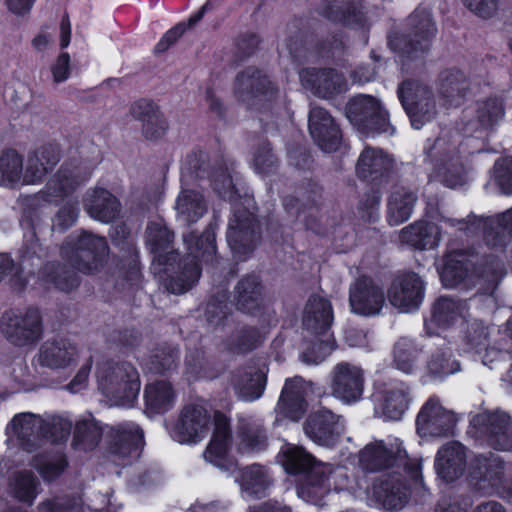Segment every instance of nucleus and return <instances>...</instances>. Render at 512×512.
Masks as SVG:
<instances>
[{
  "mask_svg": "<svg viewBox=\"0 0 512 512\" xmlns=\"http://www.w3.org/2000/svg\"><path fill=\"white\" fill-rule=\"evenodd\" d=\"M428 371L435 377H444L460 370L457 360L451 359L450 349L438 350L431 355L427 364Z\"/></svg>",
  "mask_w": 512,
  "mask_h": 512,
  "instance_id": "60",
  "label": "nucleus"
},
{
  "mask_svg": "<svg viewBox=\"0 0 512 512\" xmlns=\"http://www.w3.org/2000/svg\"><path fill=\"white\" fill-rule=\"evenodd\" d=\"M456 421L453 412L444 409L437 400L431 398L417 416V431L422 436H447L453 433Z\"/></svg>",
  "mask_w": 512,
  "mask_h": 512,
  "instance_id": "23",
  "label": "nucleus"
},
{
  "mask_svg": "<svg viewBox=\"0 0 512 512\" xmlns=\"http://www.w3.org/2000/svg\"><path fill=\"white\" fill-rule=\"evenodd\" d=\"M132 117L142 124V134L145 139L155 141L167 131L168 125L158 106L148 100H139L130 108Z\"/></svg>",
  "mask_w": 512,
  "mask_h": 512,
  "instance_id": "32",
  "label": "nucleus"
},
{
  "mask_svg": "<svg viewBox=\"0 0 512 512\" xmlns=\"http://www.w3.org/2000/svg\"><path fill=\"white\" fill-rule=\"evenodd\" d=\"M109 247L104 237L81 232L69 238L61 248V256L80 272L95 273L104 264Z\"/></svg>",
  "mask_w": 512,
  "mask_h": 512,
  "instance_id": "6",
  "label": "nucleus"
},
{
  "mask_svg": "<svg viewBox=\"0 0 512 512\" xmlns=\"http://www.w3.org/2000/svg\"><path fill=\"white\" fill-rule=\"evenodd\" d=\"M349 303L355 314L376 316L386 305V294L384 288L374 279L361 276L350 285Z\"/></svg>",
  "mask_w": 512,
  "mask_h": 512,
  "instance_id": "14",
  "label": "nucleus"
},
{
  "mask_svg": "<svg viewBox=\"0 0 512 512\" xmlns=\"http://www.w3.org/2000/svg\"><path fill=\"white\" fill-rule=\"evenodd\" d=\"M144 398L147 409L153 413H164L173 406L175 392L169 382L158 380L146 385Z\"/></svg>",
  "mask_w": 512,
  "mask_h": 512,
  "instance_id": "48",
  "label": "nucleus"
},
{
  "mask_svg": "<svg viewBox=\"0 0 512 512\" xmlns=\"http://www.w3.org/2000/svg\"><path fill=\"white\" fill-rule=\"evenodd\" d=\"M401 446L402 443L399 439H393L389 443L381 440L371 442L359 452V465L367 472H376L400 462L408 468L410 477L415 482H419L420 465L415 462L408 466L406 463L407 453Z\"/></svg>",
  "mask_w": 512,
  "mask_h": 512,
  "instance_id": "8",
  "label": "nucleus"
},
{
  "mask_svg": "<svg viewBox=\"0 0 512 512\" xmlns=\"http://www.w3.org/2000/svg\"><path fill=\"white\" fill-rule=\"evenodd\" d=\"M470 478L477 491L491 495L503 482L504 463L493 454L490 457L476 456L471 463Z\"/></svg>",
  "mask_w": 512,
  "mask_h": 512,
  "instance_id": "24",
  "label": "nucleus"
},
{
  "mask_svg": "<svg viewBox=\"0 0 512 512\" xmlns=\"http://www.w3.org/2000/svg\"><path fill=\"white\" fill-rule=\"evenodd\" d=\"M309 131L316 144L326 152L338 149L341 133L331 115L321 107H313L309 113Z\"/></svg>",
  "mask_w": 512,
  "mask_h": 512,
  "instance_id": "27",
  "label": "nucleus"
},
{
  "mask_svg": "<svg viewBox=\"0 0 512 512\" xmlns=\"http://www.w3.org/2000/svg\"><path fill=\"white\" fill-rule=\"evenodd\" d=\"M418 354L419 351L411 340L401 338L395 344L394 366L406 374L412 373L416 366Z\"/></svg>",
  "mask_w": 512,
  "mask_h": 512,
  "instance_id": "57",
  "label": "nucleus"
},
{
  "mask_svg": "<svg viewBox=\"0 0 512 512\" xmlns=\"http://www.w3.org/2000/svg\"><path fill=\"white\" fill-rule=\"evenodd\" d=\"M320 14L326 19L347 27H363L365 15L354 0H324Z\"/></svg>",
  "mask_w": 512,
  "mask_h": 512,
  "instance_id": "35",
  "label": "nucleus"
},
{
  "mask_svg": "<svg viewBox=\"0 0 512 512\" xmlns=\"http://www.w3.org/2000/svg\"><path fill=\"white\" fill-rule=\"evenodd\" d=\"M283 466L289 473H298L310 469L306 484L299 494L304 496L322 497L332 489L341 487V480L346 479L344 470L331 464H315L314 457L305 449L298 446H287L283 450Z\"/></svg>",
  "mask_w": 512,
  "mask_h": 512,
  "instance_id": "1",
  "label": "nucleus"
},
{
  "mask_svg": "<svg viewBox=\"0 0 512 512\" xmlns=\"http://www.w3.org/2000/svg\"><path fill=\"white\" fill-rule=\"evenodd\" d=\"M78 350L66 339L44 342L38 352V363L50 369H63L76 361Z\"/></svg>",
  "mask_w": 512,
  "mask_h": 512,
  "instance_id": "36",
  "label": "nucleus"
},
{
  "mask_svg": "<svg viewBox=\"0 0 512 512\" xmlns=\"http://www.w3.org/2000/svg\"><path fill=\"white\" fill-rule=\"evenodd\" d=\"M209 423L210 416L203 406H186L171 432L172 438L181 444L196 443L207 435Z\"/></svg>",
  "mask_w": 512,
  "mask_h": 512,
  "instance_id": "22",
  "label": "nucleus"
},
{
  "mask_svg": "<svg viewBox=\"0 0 512 512\" xmlns=\"http://www.w3.org/2000/svg\"><path fill=\"white\" fill-rule=\"evenodd\" d=\"M393 162L381 150L366 149L358 159L356 171L362 178L376 179L392 168Z\"/></svg>",
  "mask_w": 512,
  "mask_h": 512,
  "instance_id": "49",
  "label": "nucleus"
},
{
  "mask_svg": "<svg viewBox=\"0 0 512 512\" xmlns=\"http://www.w3.org/2000/svg\"><path fill=\"white\" fill-rule=\"evenodd\" d=\"M102 437L100 427L92 421H82L76 425L73 445L82 450L95 448Z\"/></svg>",
  "mask_w": 512,
  "mask_h": 512,
  "instance_id": "58",
  "label": "nucleus"
},
{
  "mask_svg": "<svg viewBox=\"0 0 512 512\" xmlns=\"http://www.w3.org/2000/svg\"><path fill=\"white\" fill-rule=\"evenodd\" d=\"M398 95L415 129H420L434 118L436 108L432 92L428 87L405 81L399 87Z\"/></svg>",
  "mask_w": 512,
  "mask_h": 512,
  "instance_id": "11",
  "label": "nucleus"
},
{
  "mask_svg": "<svg viewBox=\"0 0 512 512\" xmlns=\"http://www.w3.org/2000/svg\"><path fill=\"white\" fill-rule=\"evenodd\" d=\"M23 158L14 149L4 150L0 155V184L12 186L23 181Z\"/></svg>",
  "mask_w": 512,
  "mask_h": 512,
  "instance_id": "54",
  "label": "nucleus"
},
{
  "mask_svg": "<svg viewBox=\"0 0 512 512\" xmlns=\"http://www.w3.org/2000/svg\"><path fill=\"white\" fill-rule=\"evenodd\" d=\"M186 171L189 175H194L198 179L211 177L215 191L222 197L229 196L233 192L232 177L225 171L210 174L207 156L203 152L193 153L188 156Z\"/></svg>",
  "mask_w": 512,
  "mask_h": 512,
  "instance_id": "37",
  "label": "nucleus"
},
{
  "mask_svg": "<svg viewBox=\"0 0 512 512\" xmlns=\"http://www.w3.org/2000/svg\"><path fill=\"white\" fill-rule=\"evenodd\" d=\"M10 488L15 498L31 505L40 492V482L33 472L21 471L15 474Z\"/></svg>",
  "mask_w": 512,
  "mask_h": 512,
  "instance_id": "55",
  "label": "nucleus"
},
{
  "mask_svg": "<svg viewBox=\"0 0 512 512\" xmlns=\"http://www.w3.org/2000/svg\"><path fill=\"white\" fill-rule=\"evenodd\" d=\"M60 161V151L54 145H45L28 155L23 175L24 184L40 182Z\"/></svg>",
  "mask_w": 512,
  "mask_h": 512,
  "instance_id": "34",
  "label": "nucleus"
},
{
  "mask_svg": "<svg viewBox=\"0 0 512 512\" xmlns=\"http://www.w3.org/2000/svg\"><path fill=\"white\" fill-rule=\"evenodd\" d=\"M98 390L111 405L131 407L140 392L136 368L128 362L106 360L96 370Z\"/></svg>",
  "mask_w": 512,
  "mask_h": 512,
  "instance_id": "2",
  "label": "nucleus"
},
{
  "mask_svg": "<svg viewBox=\"0 0 512 512\" xmlns=\"http://www.w3.org/2000/svg\"><path fill=\"white\" fill-rule=\"evenodd\" d=\"M305 434L315 443L334 445L342 432L339 416L328 409H319L309 415L304 423Z\"/></svg>",
  "mask_w": 512,
  "mask_h": 512,
  "instance_id": "26",
  "label": "nucleus"
},
{
  "mask_svg": "<svg viewBox=\"0 0 512 512\" xmlns=\"http://www.w3.org/2000/svg\"><path fill=\"white\" fill-rule=\"evenodd\" d=\"M408 27L405 35L390 39V46L407 55L426 51L436 32L430 12L425 8L416 9L408 18Z\"/></svg>",
  "mask_w": 512,
  "mask_h": 512,
  "instance_id": "10",
  "label": "nucleus"
},
{
  "mask_svg": "<svg viewBox=\"0 0 512 512\" xmlns=\"http://www.w3.org/2000/svg\"><path fill=\"white\" fill-rule=\"evenodd\" d=\"M471 424L490 447L499 451L512 449V421L506 413H481L473 417Z\"/></svg>",
  "mask_w": 512,
  "mask_h": 512,
  "instance_id": "13",
  "label": "nucleus"
},
{
  "mask_svg": "<svg viewBox=\"0 0 512 512\" xmlns=\"http://www.w3.org/2000/svg\"><path fill=\"white\" fill-rule=\"evenodd\" d=\"M237 481L242 493L248 497H264L271 486V478L267 470L259 464L241 469Z\"/></svg>",
  "mask_w": 512,
  "mask_h": 512,
  "instance_id": "43",
  "label": "nucleus"
},
{
  "mask_svg": "<svg viewBox=\"0 0 512 512\" xmlns=\"http://www.w3.org/2000/svg\"><path fill=\"white\" fill-rule=\"evenodd\" d=\"M482 226L483 237L488 245L505 244L512 236V208L495 218L484 220Z\"/></svg>",
  "mask_w": 512,
  "mask_h": 512,
  "instance_id": "50",
  "label": "nucleus"
},
{
  "mask_svg": "<svg viewBox=\"0 0 512 512\" xmlns=\"http://www.w3.org/2000/svg\"><path fill=\"white\" fill-rule=\"evenodd\" d=\"M110 451L112 454L125 458L138 456V449L143 445V432L135 423L120 424L112 429Z\"/></svg>",
  "mask_w": 512,
  "mask_h": 512,
  "instance_id": "38",
  "label": "nucleus"
},
{
  "mask_svg": "<svg viewBox=\"0 0 512 512\" xmlns=\"http://www.w3.org/2000/svg\"><path fill=\"white\" fill-rule=\"evenodd\" d=\"M368 493L384 509L393 511L402 509L410 497V486L397 472L384 473L374 479Z\"/></svg>",
  "mask_w": 512,
  "mask_h": 512,
  "instance_id": "18",
  "label": "nucleus"
},
{
  "mask_svg": "<svg viewBox=\"0 0 512 512\" xmlns=\"http://www.w3.org/2000/svg\"><path fill=\"white\" fill-rule=\"evenodd\" d=\"M469 88V82L462 71L450 70L442 74L440 94L449 105H458Z\"/></svg>",
  "mask_w": 512,
  "mask_h": 512,
  "instance_id": "53",
  "label": "nucleus"
},
{
  "mask_svg": "<svg viewBox=\"0 0 512 512\" xmlns=\"http://www.w3.org/2000/svg\"><path fill=\"white\" fill-rule=\"evenodd\" d=\"M364 370L350 362L337 363L330 373L332 395L346 404L358 402L364 392Z\"/></svg>",
  "mask_w": 512,
  "mask_h": 512,
  "instance_id": "12",
  "label": "nucleus"
},
{
  "mask_svg": "<svg viewBox=\"0 0 512 512\" xmlns=\"http://www.w3.org/2000/svg\"><path fill=\"white\" fill-rule=\"evenodd\" d=\"M375 409L388 420H400L408 409L411 392L409 386L397 380L380 382L373 393Z\"/></svg>",
  "mask_w": 512,
  "mask_h": 512,
  "instance_id": "15",
  "label": "nucleus"
},
{
  "mask_svg": "<svg viewBox=\"0 0 512 512\" xmlns=\"http://www.w3.org/2000/svg\"><path fill=\"white\" fill-rule=\"evenodd\" d=\"M346 115L349 121L363 132H394L386 111L382 109L379 101L370 95L353 97L347 103Z\"/></svg>",
  "mask_w": 512,
  "mask_h": 512,
  "instance_id": "9",
  "label": "nucleus"
},
{
  "mask_svg": "<svg viewBox=\"0 0 512 512\" xmlns=\"http://www.w3.org/2000/svg\"><path fill=\"white\" fill-rule=\"evenodd\" d=\"M0 334L16 347L35 345L43 336V320L37 308L8 310L0 317Z\"/></svg>",
  "mask_w": 512,
  "mask_h": 512,
  "instance_id": "7",
  "label": "nucleus"
},
{
  "mask_svg": "<svg viewBox=\"0 0 512 512\" xmlns=\"http://www.w3.org/2000/svg\"><path fill=\"white\" fill-rule=\"evenodd\" d=\"M504 113L503 103L497 98L478 102L474 114L467 119L464 130L466 133H473L490 129L503 119Z\"/></svg>",
  "mask_w": 512,
  "mask_h": 512,
  "instance_id": "39",
  "label": "nucleus"
},
{
  "mask_svg": "<svg viewBox=\"0 0 512 512\" xmlns=\"http://www.w3.org/2000/svg\"><path fill=\"white\" fill-rule=\"evenodd\" d=\"M177 219L189 225L197 222L207 212L203 195L194 189H182L176 199Z\"/></svg>",
  "mask_w": 512,
  "mask_h": 512,
  "instance_id": "41",
  "label": "nucleus"
},
{
  "mask_svg": "<svg viewBox=\"0 0 512 512\" xmlns=\"http://www.w3.org/2000/svg\"><path fill=\"white\" fill-rule=\"evenodd\" d=\"M266 374L262 369L250 368L239 376L235 389L239 398L244 401H254L264 392Z\"/></svg>",
  "mask_w": 512,
  "mask_h": 512,
  "instance_id": "51",
  "label": "nucleus"
},
{
  "mask_svg": "<svg viewBox=\"0 0 512 512\" xmlns=\"http://www.w3.org/2000/svg\"><path fill=\"white\" fill-rule=\"evenodd\" d=\"M86 207L93 219L103 223L115 220L120 213V203L117 198L103 188L94 190Z\"/></svg>",
  "mask_w": 512,
  "mask_h": 512,
  "instance_id": "45",
  "label": "nucleus"
},
{
  "mask_svg": "<svg viewBox=\"0 0 512 512\" xmlns=\"http://www.w3.org/2000/svg\"><path fill=\"white\" fill-rule=\"evenodd\" d=\"M424 295L425 283L414 272L395 277L387 291L389 303L402 313L417 310L424 299Z\"/></svg>",
  "mask_w": 512,
  "mask_h": 512,
  "instance_id": "16",
  "label": "nucleus"
},
{
  "mask_svg": "<svg viewBox=\"0 0 512 512\" xmlns=\"http://www.w3.org/2000/svg\"><path fill=\"white\" fill-rule=\"evenodd\" d=\"M417 202V195L406 187H397L393 190L388 201V221L390 225L397 226L408 220Z\"/></svg>",
  "mask_w": 512,
  "mask_h": 512,
  "instance_id": "44",
  "label": "nucleus"
},
{
  "mask_svg": "<svg viewBox=\"0 0 512 512\" xmlns=\"http://www.w3.org/2000/svg\"><path fill=\"white\" fill-rule=\"evenodd\" d=\"M20 445L27 451L37 448L48 432L44 429V419L30 412L13 417L9 426Z\"/></svg>",
  "mask_w": 512,
  "mask_h": 512,
  "instance_id": "31",
  "label": "nucleus"
},
{
  "mask_svg": "<svg viewBox=\"0 0 512 512\" xmlns=\"http://www.w3.org/2000/svg\"><path fill=\"white\" fill-rule=\"evenodd\" d=\"M334 320L331 302L321 296H311L305 306L303 314V327L316 335H325Z\"/></svg>",
  "mask_w": 512,
  "mask_h": 512,
  "instance_id": "33",
  "label": "nucleus"
},
{
  "mask_svg": "<svg viewBox=\"0 0 512 512\" xmlns=\"http://www.w3.org/2000/svg\"><path fill=\"white\" fill-rule=\"evenodd\" d=\"M277 91L273 81L255 67L239 72L234 81V96L247 105L256 100H270Z\"/></svg>",
  "mask_w": 512,
  "mask_h": 512,
  "instance_id": "19",
  "label": "nucleus"
},
{
  "mask_svg": "<svg viewBox=\"0 0 512 512\" xmlns=\"http://www.w3.org/2000/svg\"><path fill=\"white\" fill-rule=\"evenodd\" d=\"M40 512H91L85 509L81 500L67 496H57L41 502L38 506Z\"/></svg>",
  "mask_w": 512,
  "mask_h": 512,
  "instance_id": "62",
  "label": "nucleus"
},
{
  "mask_svg": "<svg viewBox=\"0 0 512 512\" xmlns=\"http://www.w3.org/2000/svg\"><path fill=\"white\" fill-rule=\"evenodd\" d=\"M465 311L466 304L464 302L445 296L439 298L433 306L430 320L425 323L427 333H434L431 331L433 325L448 327L454 321L463 317Z\"/></svg>",
  "mask_w": 512,
  "mask_h": 512,
  "instance_id": "46",
  "label": "nucleus"
},
{
  "mask_svg": "<svg viewBox=\"0 0 512 512\" xmlns=\"http://www.w3.org/2000/svg\"><path fill=\"white\" fill-rule=\"evenodd\" d=\"M261 285L258 276L248 275L236 286V305L241 311L252 313L260 304Z\"/></svg>",
  "mask_w": 512,
  "mask_h": 512,
  "instance_id": "52",
  "label": "nucleus"
},
{
  "mask_svg": "<svg viewBox=\"0 0 512 512\" xmlns=\"http://www.w3.org/2000/svg\"><path fill=\"white\" fill-rule=\"evenodd\" d=\"M311 383L300 376L287 379L281 391L277 410L293 421H299L307 411V394Z\"/></svg>",
  "mask_w": 512,
  "mask_h": 512,
  "instance_id": "25",
  "label": "nucleus"
},
{
  "mask_svg": "<svg viewBox=\"0 0 512 512\" xmlns=\"http://www.w3.org/2000/svg\"><path fill=\"white\" fill-rule=\"evenodd\" d=\"M41 246L34 241L31 246L21 254L18 266L7 254H0V281L9 275L34 274V268L40 263L38 252Z\"/></svg>",
  "mask_w": 512,
  "mask_h": 512,
  "instance_id": "47",
  "label": "nucleus"
},
{
  "mask_svg": "<svg viewBox=\"0 0 512 512\" xmlns=\"http://www.w3.org/2000/svg\"><path fill=\"white\" fill-rule=\"evenodd\" d=\"M448 227H456L458 230H469L472 226H469L464 220L450 218H443L439 227L432 223L417 221L403 228L399 239L402 243L416 249H431L437 246L439 242L440 230H446Z\"/></svg>",
  "mask_w": 512,
  "mask_h": 512,
  "instance_id": "21",
  "label": "nucleus"
},
{
  "mask_svg": "<svg viewBox=\"0 0 512 512\" xmlns=\"http://www.w3.org/2000/svg\"><path fill=\"white\" fill-rule=\"evenodd\" d=\"M174 235L162 221L151 222L146 229L147 244L154 254V260L163 265L164 272L173 269L177 254L169 251Z\"/></svg>",
  "mask_w": 512,
  "mask_h": 512,
  "instance_id": "30",
  "label": "nucleus"
},
{
  "mask_svg": "<svg viewBox=\"0 0 512 512\" xmlns=\"http://www.w3.org/2000/svg\"><path fill=\"white\" fill-rule=\"evenodd\" d=\"M240 452L260 451L267 445V434L262 425L255 422L242 423L239 430Z\"/></svg>",
  "mask_w": 512,
  "mask_h": 512,
  "instance_id": "56",
  "label": "nucleus"
},
{
  "mask_svg": "<svg viewBox=\"0 0 512 512\" xmlns=\"http://www.w3.org/2000/svg\"><path fill=\"white\" fill-rule=\"evenodd\" d=\"M178 358V350L176 348L163 346L153 352L147 366L151 372L163 374L176 368Z\"/></svg>",
  "mask_w": 512,
  "mask_h": 512,
  "instance_id": "59",
  "label": "nucleus"
},
{
  "mask_svg": "<svg viewBox=\"0 0 512 512\" xmlns=\"http://www.w3.org/2000/svg\"><path fill=\"white\" fill-rule=\"evenodd\" d=\"M477 276L483 277L491 284H495L503 272V263L495 256L486 257L481 263H476L474 257L464 251L448 253L444 258V265L440 272L443 284L453 288L470 277V267H474Z\"/></svg>",
  "mask_w": 512,
  "mask_h": 512,
  "instance_id": "4",
  "label": "nucleus"
},
{
  "mask_svg": "<svg viewBox=\"0 0 512 512\" xmlns=\"http://www.w3.org/2000/svg\"><path fill=\"white\" fill-rule=\"evenodd\" d=\"M493 179L502 193L512 194V157H503L495 162Z\"/></svg>",
  "mask_w": 512,
  "mask_h": 512,
  "instance_id": "64",
  "label": "nucleus"
},
{
  "mask_svg": "<svg viewBox=\"0 0 512 512\" xmlns=\"http://www.w3.org/2000/svg\"><path fill=\"white\" fill-rule=\"evenodd\" d=\"M38 277L44 285L60 291L68 292L78 286V277L74 270L57 261L44 264L38 272Z\"/></svg>",
  "mask_w": 512,
  "mask_h": 512,
  "instance_id": "42",
  "label": "nucleus"
},
{
  "mask_svg": "<svg viewBox=\"0 0 512 512\" xmlns=\"http://www.w3.org/2000/svg\"><path fill=\"white\" fill-rule=\"evenodd\" d=\"M187 246L188 256L178 263L179 271L164 282L170 293L182 294L189 290L199 279L200 267L198 261H210L216 252L215 235L207 229L199 237L193 233L183 236Z\"/></svg>",
  "mask_w": 512,
  "mask_h": 512,
  "instance_id": "3",
  "label": "nucleus"
},
{
  "mask_svg": "<svg viewBox=\"0 0 512 512\" xmlns=\"http://www.w3.org/2000/svg\"><path fill=\"white\" fill-rule=\"evenodd\" d=\"M466 448L457 441L444 444L435 457V469L445 482L459 479L466 469Z\"/></svg>",
  "mask_w": 512,
  "mask_h": 512,
  "instance_id": "28",
  "label": "nucleus"
},
{
  "mask_svg": "<svg viewBox=\"0 0 512 512\" xmlns=\"http://www.w3.org/2000/svg\"><path fill=\"white\" fill-rule=\"evenodd\" d=\"M303 87L313 94L328 98L346 89L343 75L333 69H304L299 73Z\"/></svg>",
  "mask_w": 512,
  "mask_h": 512,
  "instance_id": "29",
  "label": "nucleus"
},
{
  "mask_svg": "<svg viewBox=\"0 0 512 512\" xmlns=\"http://www.w3.org/2000/svg\"><path fill=\"white\" fill-rule=\"evenodd\" d=\"M89 176L86 170L72 164H63L46 186L37 193L39 202L59 204L71 198L75 189Z\"/></svg>",
  "mask_w": 512,
  "mask_h": 512,
  "instance_id": "17",
  "label": "nucleus"
},
{
  "mask_svg": "<svg viewBox=\"0 0 512 512\" xmlns=\"http://www.w3.org/2000/svg\"><path fill=\"white\" fill-rule=\"evenodd\" d=\"M426 154L433 165L431 178L451 188L461 182L464 165L459 152V138L453 137L452 132H444L438 137Z\"/></svg>",
  "mask_w": 512,
  "mask_h": 512,
  "instance_id": "5",
  "label": "nucleus"
},
{
  "mask_svg": "<svg viewBox=\"0 0 512 512\" xmlns=\"http://www.w3.org/2000/svg\"><path fill=\"white\" fill-rule=\"evenodd\" d=\"M231 444V431L228 418L221 412L214 413L213 437L205 450L204 459L216 466H221Z\"/></svg>",
  "mask_w": 512,
  "mask_h": 512,
  "instance_id": "40",
  "label": "nucleus"
},
{
  "mask_svg": "<svg viewBox=\"0 0 512 512\" xmlns=\"http://www.w3.org/2000/svg\"><path fill=\"white\" fill-rule=\"evenodd\" d=\"M227 241L235 253L244 254L252 250L259 241L256 219L244 207H235L229 220Z\"/></svg>",
  "mask_w": 512,
  "mask_h": 512,
  "instance_id": "20",
  "label": "nucleus"
},
{
  "mask_svg": "<svg viewBox=\"0 0 512 512\" xmlns=\"http://www.w3.org/2000/svg\"><path fill=\"white\" fill-rule=\"evenodd\" d=\"M78 202L73 198H69L58 209L52 219V230L65 231L76 223L78 218Z\"/></svg>",
  "mask_w": 512,
  "mask_h": 512,
  "instance_id": "63",
  "label": "nucleus"
},
{
  "mask_svg": "<svg viewBox=\"0 0 512 512\" xmlns=\"http://www.w3.org/2000/svg\"><path fill=\"white\" fill-rule=\"evenodd\" d=\"M32 465L45 481H53L65 471L68 463L64 455H56L44 459L36 458Z\"/></svg>",
  "mask_w": 512,
  "mask_h": 512,
  "instance_id": "61",
  "label": "nucleus"
}]
</instances>
